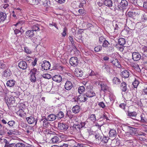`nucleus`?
Instances as JSON below:
<instances>
[{"instance_id": "5", "label": "nucleus", "mask_w": 147, "mask_h": 147, "mask_svg": "<svg viewBox=\"0 0 147 147\" xmlns=\"http://www.w3.org/2000/svg\"><path fill=\"white\" fill-rule=\"evenodd\" d=\"M86 124L85 121H81L80 123L78 124H76L74 125L73 126L78 131H80L81 128L83 127Z\"/></svg>"}, {"instance_id": "33", "label": "nucleus", "mask_w": 147, "mask_h": 147, "mask_svg": "<svg viewBox=\"0 0 147 147\" xmlns=\"http://www.w3.org/2000/svg\"><path fill=\"white\" fill-rule=\"evenodd\" d=\"M41 26L38 25V24H36L33 25L32 28V30L34 31H39L40 30V27Z\"/></svg>"}, {"instance_id": "45", "label": "nucleus", "mask_w": 147, "mask_h": 147, "mask_svg": "<svg viewBox=\"0 0 147 147\" xmlns=\"http://www.w3.org/2000/svg\"><path fill=\"white\" fill-rule=\"evenodd\" d=\"M44 118H42L40 119L38 123V124L39 127H43V125H44Z\"/></svg>"}, {"instance_id": "24", "label": "nucleus", "mask_w": 147, "mask_h": 147, "mask_svg": "<svg viewBox=\"0 0 147 147\" xmlns=\"http://www.w3.org/2000/svg\"><path fill=\"white\" fill-rule=\"evenodd\" d=\"M111 62L113 65L118 68H120L121 67L119 62L117 59H115Z\"/></svg>"}, {"instance_id": "40", "label": "nucleus", "mask_w": 147, "mask_h": 147, "mask_svg": "<svg viewBox=\"0 0 147 147\" xmlns=\"http://www.w3.org/2000/svg\"><path fill=\"white\" fill-rule=\"evenodd\" d=\"M11 74V72L10 70L7 69L5 70L4 71V76L6 77H8L10 76Z\"/></svg>"}, {"instance_id": "25", "label": "nucleus", "mask_w": 147, "mask_h": 147, "mask_svg": "<svg viewBox=\"0 0 147 147\" xmlns=\"http://www.w3.org/2000/svg\"><path fill=\"white\" fill-rule=\"evenodd\" d=\"M104 4L105 5L110 7L112 6L113 2L111 0H105Z\"/></svg>"}, {"instance_id": "55", "label": "nucleus", "mask_w": 147, "mask_h": 147, "mask_svg": "<svg viewBox=\"0 0 147 147\" xmlns=\"http://www.w3.org/2000/svg\"><path fill=\"white\" fill-rule=\"evenodd\" d=\"M95 137L96 140L101 141L102 137L99 134H96L95 136Z\"/></svg>"}, {"instance_id": "13", "label": "nucleus", "mask_w": 147, "mask_h": 147, "mask_svg": "<svg viewBox=\"0 0 147 147\" xmlns=\"http://www.w3.org/2000/svg\"><path fill=\"white\" fill-rule=\"evenodd\" d=\"M85 94L80 95L78 97L77 99L80 102H85L87 100Z\"/></svg>"}, {"instance_id": "47", "label": "nucleus", "mask_w": 147, "mask_h": 147, "mask_svg": "<svg viewBox=\"0 0 147 147\" xmlns=\"http://www.w3.org/2000/svg\"><path fill=\"white\" fill-rule=\"evenodd\" d=\"M102 49V46L101 45H98L94 48V50L95 52H98L101 51Z\"/></svg>"}, {"instance_id": "23", "label": "nucleus", "mask_w": 147, "mask_h": 147, "mask_svg": "<svg viewBox=\"0 0 147 147\" xmlns=\"http://www.w3.org/2000/svg\"><path fill=\"white\" fill-rule=\"evenodd\" d=\"M117 136V133L115 130L111 129L109 132V136L111 138H115Z\"/></svg>"}, {"instance_id": "50", "label": "nucleus", "mask_w": 147, "mask_h": 147, "mask_svg": "<svg viewBox=\"0 0 147 147\" xmlns=\"http://www.w3.org/2000/svg\"><path fill=\"white\" fill-rule=\"evenodd\" d=\"M135 135L136 136H145L146 135L145 133L144 132H142L141 131H139L137 132L136 133H135Z\"/></svg>"}, {"instance_id": "27", "label": "nucleus", "mask_w": 147, "mask_h": 147, "mask_svg": "<svg viewBox=\"0 0 147 147\" xmlns=\"http://www.w3.org/2000/svg\"><path fill=\"white\" fill-rule=\"evenodd\" d=\"M57 116L54 114H51L49 115L47 117L48 121H52L55 120Z\"/></svg>"}, {"instance_id": "59", "label": "nucleus", "mask_w": 147, "mask_h": 147, "mask_svg": "<svg viewBox=\"0 0 147 147\" xmlns=\"http://www.w3.org/2000/svg\"><path fill=\"white\" fill-rule=\"evenodd\" d=\"M105 40L103 36H101L99 38V42L100 44L102 43Z\"/></svg>"}, {"instance_id": "16", "label": "nucleus", "mask_w": 147, "mask_h": 147, "mask_svg": "<svg viewBox=\"0 0 147 147\" xmlns=\"http://www.w3.org/2000/svg\"><path fill=\"white\" fill-rule=\"evenodd\" d=\"M34 34L33 31L30 30L27 31L26 32L25 34L27 38H30L34 36Z\"/></svg>"}, {"instance_id": "9", "label": "nucleus", "mask_w": 147, "mask_h": 147, "mask_svg": "<svg viewBox=\"0 0 147 147\" xmlns=\"http://www.w3.org/2000/svg\"><path fill=\"white\" fill-rule=\"evenodd\" d=\"M58 127L59 129L66 130L67 129L68 127V125L66 124L59 122L58 123Z\"/></svg>"}, {"instance_id": "49", "label": "nucleus", "mask_w": 147, "mask_h": 147, "mask_svg": "<svg viewBox=\"0 0 147 147\" xmlns=\"http://www.w3.org/2000/svg\"><path fill=\"white\" fill-rule=\"evenodd\" d=\"M44 125H43V127H47L48 126L49 124V123L48 121V120L47 118H44Z\"/></svg>"}, {"instance_id": "8", "label": "nucleus", "mask_w": 147, "mask_h": 147, "mask_svg": "<svg viewBox=\"0 0 147 147\" xmlns=\"http://www.w3.org/2000/svg\"><path fill=\"white\" fill-rule=\"evenodd\" d=\"M69 63L72 66L74 67L76 66L78 63V58L76 57H71L70 59Z\"/></svg>"}, {"instance_id": "37", "label": "nucleus", "mask_w": 147, "mask_h": 147, "mask_svg": "<svg viewBox=\"0 0 147 147\" xmlns=\"http://www.w3.org/2000/svg\"><path fill=\"white\" fill-rule=\"evenodd\" d=\"M125 42L126 41L124 38H121L118 40V43L121 45H123Z\"/></svg>"}, {"instance_id": "4", "label": "nucleus", "mask_w": 147, "mask_h": 147, "mask_svg": "<svg viewBox=\"0 0 147 147\" xmlns=\"http://www.w3.org/2000/svg\"><path fill=\"white\" fill-rule=\"evenodd\" d=\"M26 120L28 123L31 124L35 123V125H36L37 122V119L33 116H31L26 118Z\"/></svg>"}, {"instance_id": "62", "label": "nucleus", "mask_w": 147, "mask_h": 147, "mask_svg": "<svg viewBox=\"0 0 147 147\" xmlns=\"http://www.w3.org/2000/svg\"><path fill=\"white\" fill-rule=\"evenodd\" d=\"M103 67L106 70V71L108 72H110V68L109 65H105V66H104Z\"/></svg>"}, {"instance_id": "7", "label": "nucleus", "mask_w": 147, "mask_h": 147, "mask_svg": "<svg viewBox=\"0 0 147 147\" xmlns=\"http://www.w3.org/2000/svg\"><path fill=\"white\" fill-rule=\"evenodd\" d=\"M141 57V54L138 52H134L132 54V59L135 61H137L140 59Z\"/></svg>"}, {"instance_id": "11", "label": "nucleus", "mask_w": 147, "mask_h": 147, "mask_svg": "<svg viewBox=\"0 0 147 147\" xmlns=\"http://www.w3.org/2000/svg\"><path fill=\"white\" fill-rule=\"evenodd\" d=\"M86 97L91 98L93 97L96 95L95 93L91 89L88 90L85 94Z\"/></svg>"}, {"instance_id": "64", "label": "nucleus", "mask_w": 147, "mask_h": 147, "mask_svg": "<svg viewBox=\"0 0 147 147\" xmlns=\"http://www.w3.org/2000/svg\"><path fill=\"white\" fill-rule=\"evenodd\" d=\"M98 105L100 107L102 108H104L105 107L104 103L103 102H99Z\"/></svg>"}, {"instance_id": "29", "label": "nucleus", "mask_w": 147, "mask_h": 147, "mask_svg": "<svg viewBox=\"0 0 147 147\" xmlns=\"http://www.w3.org/2000/svg\"><path fill=\"white\" fill-rule=\"evenodd\" d=\"M140 117L141 118V120H137L143 123H145L147 120V119L146 118L144 114L142 113L140 115Z\"/></svg>"}, {"instance_id": "10", "label": "nucleus", "mask_w": 147, "mask_h": 147, "mask_svg": "<svg viewBox=\"0 0 147 147\" xmlns=\"http://www.w3.org/2000/svg\"><path fill=\"white\" fill-rule=\"evenodd\" d=\"M137 114V113L135 111L131 112L128 111L126 113V114L127 116L134 120H136L135 118Z\"/></svg>"}, {"instance_id": "43", "label": "nucleus", "mask_w": 147, "mask_h": 147, "mask_svg": "<svg viewBox=\"0 0 147 147\" xmlns=\"http://www.w3.org/2000/svg\"><path fill=\"white\" fill-rule=\"evenodd\" d=\"M51 140L53 143H55L59 142V139L58 137L55 136L51 139Z\"/></svg>"}, {"instance_id": "19", "label": "nucleus", "mask_w": 147, "mask_h": 147, "mask_svg": "<svg viewBox=\"0 0 147 147\" xmlns=\"http://www.w3.org/2000/svg\"><path fill=\"white\" fill-rule=\"evenodd\" d=\"M52 79L53 81L57 82H60L62 80V78L60 75H56L53 77Z\"/></svg>"}, {"instance_id": "53", "label": "nucleus", "mask_w": 147, "mask_h": 147, "mask_svg": "<svg viewBox=\"0 0 147 147\" xmlns=\"http://www.w3.org/2000/svg\"><path fill=\"white\" fill-rule=\"evenodd\" d=\"M42 76L44 78L48 79H50L51 77V75L47 73L43 74Z\"/></svg>"}, {"instance_id": "41", "label": "nucleus", "mask_w": 147, "mask_h": 147, "mask_svg": "<svg viewBox=\"0 0 147 147\" xmlns=\"http://www.w3.org/2000/svg\"><path fill=\"white\" fill-rule=\"evenodd\" d=\"M85 88L84 86H80L78 89V92L80 94H81L85 91Z\"/></svg>"}, {"instance_id": "2", "label": "nucleus", "mask_w": 147, "mask_h": 147, "mask_svg": "<svg viewBox=\"0 0 147 147\" xmlns=\"http://www.w3.org/2000/svg\"><path fill=\"white\" fill-rule=\"evenodd\" d=\"M42 70H47L50 69L51 64L50 63L46 60L42 61L41 65Z\"/></svg>"}, {"instance_id": "58", "label": "nucleus", "mask_w": 147, "mask_h": 147, "mask_svg": "<svg viewBox=\"0 0 147 147\" xmlns=\"http://www.w3.org/2000/svg\"><path fill=\"white\" fill-rule=\"evenodd\" d=\"M24 51L27 53L30 54L31 53V51L27 47H24Z\"/></svg>"}, {"instance_id": "54", "label": "nucleus", "mask_w": 147, "mask_h": 147, "mask_svg": "<svg viewBox=\"0 0 147 147\" xmlns=\"http://www.w3.org/2000/svg\"><path fill=\"white\" fill-rule=\"evenodd\" d=\"M102 46L104 47H107L109 44L107 40H105L102 43Z\"/></svg>"}, {"instance_id": "46", "label": "nucleus", "mask_w": 147, "mask_h": 147, "mask_svg": "<svg viewBox=\"0 0 147 147\" xmlns=\"http://www.w3.org/2000/svg\"><path fill=\"white\" fill-rule=\"evenodd\" d=\"M109 139V138L105 136H104L102 138L101 141L106 143L108 142Z\"/></svg>"}, {"instance_id": "14", "label": "nucleus", "mask_w": 147, "mask_h": 147, "mask_svg": "<svg viewBox=\"0 0 147 147\" xmlns=\"http://www.w3.org/2000/svg\"><path fill=\"white\" fill-rule=\"evenodd\" d=\"M120 74L123 78H128L129 75V71L128 70H125L121 71Z\"/></svg>"}, {"instance_id": "3", "label": "nucleus", "mask_w": 147, "mask_h": 147, "mask_svg": "<svg viewBox=\"0 0 147 147\" xmlns=\"http://www.w3.org/2000/svg\"><path fill=\"white\" fill-rule=\"evenodd\" d=\"M6 102L8 106H14L15 105V98L12 96L7 98L6 100Z\"/></svg>"}, {"instance_id": "28", "label": "nucleus", "mask_w": 147, "mask_h": 147, "mask_svg": "<svg viewBox=\"0 0 147 147\" xmlns=\"http://www.w3.org/2000/svg\"><path fill=\"white\" fill-rule=\"evenodd\" d=\"M120 88L123 92H125L127 89V84L125 82H122L120 85Z\"/></svg>"}, {"instance_id": "52", "label": "nucleus", "mask_w": 147, "mask_h": 147, "mask_svg": "<svg viewBox=\"0 0 147 147\" xmlns=\"http://www.w3.org/2000/svg\"><path fill=\"white\" fill-rule=\"evenodd\" d=\"M139 84V82L138 81L135 80L133 83L132 85L134 88H136Z\"/></svg>"}, {"instance_id": "1", "label": "nucleus", "mask_w": 147, "mask_h": 147, "mask_svg": "<svg viewBox=\"0 0 147 147\" xmlns=\"http://www.w3.org/2000/svg\"><path fill=\"white\" fill-rule=\"evenodd\" d=\"M39 73V71L35 68H34L31 70L29 74L30 76V79L31 82L33 83L36 82V78L35 75Z\"/></svg>"}, {"instance_id": "39", "label": "nucleus", "mask_w": 147, "mask_h": 147, "mask_svg": "<svg viewBox=\"0 0 147 147\" xmlns=\"http://www.w3.org/2000/svg\"><path fill=\"white\" fill-rule=\"evenodd\" d=\"M136 14H138V13H136L134 11H129L127 13V15L129 17L133 18L136 16Z\"/></svg>"}, {"instance_id": "30", "label": "nucleus", "mask_w": 147, "mask_h": 147, "mask_svg": "<svg viewBox=\"0 0 147 147\" xmlns=\"http://www.w3.org/2000/svg\"><path fill=\"white\" fill-rule=\"evenodd\" d=\"M15 83V82L13 80H10L7 81L6 84L7 86L11 87L14 85Z\"/></svg>"}, {"instance_id": "44", "label": "nucleus", "mask_w": 147, "mask_h": 147, "mask_svg": "<svg viewBox=\"0 0 147 147\" xmlns=\"http://www.w3.org/2000/svg\"><path fill=\"white\" fill-rule=\"evenodd\" d=\"M109 98L110 101L111 102V103H113L114 101L115 97L113 94H110Z\"/></svg>"}, {"instance_id": "20", "label": "nucleus", "mask_w": 147, "mask_h": 147, "mask_svg": "<svg viewBox=\"0 0 147 147\" xmlns=\"http://www.w3.org/2000/svg\"><path fill=\"white\" fill-rule=\"evenodd\" d=\"M120 144L119 142L117 139H113L111 143V146L113 147H117Z\"/></svg>"}, {"instance_id": "42", "label": "nucleus", "mask_w": 147, "mask_h": 147, "mask_svg": "<svg viewBox=\"0 0 147 147\" xmlns=\"http://www.w3.org/2000/svg\"><path fill=\"white\" fill-rule=\"evenodd\" d=\"M64 115L63 112L62 111L59 112L57 115V117L58 119H61L64 117Z\"/></svg>"}, {"instance_id": "32", "label": "nucleus", "mask_w": 147, "mask_h": 147, "mask_svg": "<svg viewBox=\"0 0 147 147\" xmlns=\"http://www.w3.org/2000/svg\"><path fill=\"white\" fill-rule=\"evenodd\" d=\"M6 18V15L5 13L3 12L0 13V22L4 21Z\"/></svg>"}, {"instance_id": "17", "label": "nucleus", "mask_w": 147, "mask_h": 147, "mask_svg": "<svg viewBox=\"0 0 147 147\" xmlns=\"http://www.w3.org/2000/svg\"><path fill=\"white\" fill-rule=\"evenodd\" d=\"M75 75L78 77H81L83 76L82 71L80 69H75L74 72Z\"/></svg>"}, {"instance_id": "35", "label": "nucleus", "mask_w": 147, "mask_h": 147, "mask_svg": "<svg viewBox=\"0 0 147 147\" xmlns=\"http://www.w3.org/2000/svg\"><path fill=\"white\" fill-rule=\"evenodd\" d=\"M16 122L13 120H12L7 122V125L10 128H14Z\"/></svg>"}, {"instance_id": "15", "label": "nucleus", "mask_w": 147, "mask_h": 147, "mask_svg": "<svg viewBox=\"0 0 147 147\" xmlns=\"http://www.w3.org/2000/svg\"><path fill=\"white\" fill-rule=\"evenodd\" d=\"M64 86L65 89L67 90H70L73 86L72 83L69 81L66 82Z\"/></svg>"}, {"instance_id": "26", "label": "nucleus", "mask_w": 147, "mask_h": 147, "mask_svg": "<svg viewBox=\"0 0 147 147\" xmlns=\"http://www.w3.org/2000/svg\"><path fill=\"white\" fill-rule=\"evenodd\" d=\"M100 84L101 87V90L104 92L107 91L109 90V87L107 86L106 84L101 83L100 84Z\"/></svg>"}, {"instance_id": "22", "label": "nucleus", "mask_w": 147, "mask_h": 147, "mask_svg": "<svg viewBox=\"0 0 147 147\" xmlns=\"http://www.w3.org/2000/svg\"><path fill=\"white\" fill-rule=\"evenodd\" d=\"M80 110V106L78 105H76L73 107L72 109L73 112L75 114L79 113Z\"/></svg>"}, {"instance_id": "31", "label": "nucleus", "mask_w": 147, "mask_h": 147, "mask_svg": "<svg viewBox=\"0 0 147 147\" xmlns=\"http://www.w3.org/2000/svg\"><path fill=\"white\" fill-rule=\"evenodd\" d=\"M41 0H28V2L31 5H37L39 3Z\"/></svg>"}, {"instance_id": "18", "label": "nucleus", "mask_w": 147, "mask_h": 147, "mask_svg": "<svg viewBox=\"0 0 147 147\" xmlns=\"http://www.w3.org/2000/svg\"><path fill=\"white\" fill-rule=\"evenodd\" d=\"M124 144L129 147H131L133 145V142L132 140H125L124 141Z\"/></svg>"}, {"instance_id": "63", "label": "nucleus", "mask_w": 147, "mask_h": 147, "mask_svg": "<svg viewBox=\"0 0 147 147\" xmlns=\"http://www.w3.org/2000/svg\"><path fill=\"white\" fill-rule=\"evenodd\" d=\"M69 40L70 41L72 45L74 46V42L73 41V39L72 38V37L71 36H69Z\"/></svg>"}, {"instance_id": "36", "label": "nucleus", "mask_w": 147, "mask_h": 147, "mask_svg": "<svg viewBox=\"0 0 147 147\" xmlns=\"http://www.w3.org/2000/svg\"><path fill=\"white\" fill-rule=\"evenodd\" d=\"M2 125L0 124V135H3L6 132V130H7V129L5 127L3 126V130L2 129Z\"/></svg>"}, {"instance_id": "48", "label": "nucleus", "mask_w": 147, "mask_h": 147, "mask_svg": "<svg viewBox=\"0 0 147 147\" xmlns=\"http://www.w3.org/2000/svg\"><path fill=\"white\" fill-rule=\"evenodd\" d=\"M90 119L93 122H94L96 121V116L95 114H92L90 115Z\"/></svg>"}, {"instance_id": "38", "label": "nucleus", "mask_w": 147, "mask_h": 147, "mask_svg": "<svg viewBox=\"0 0 147 147\" xmlns=\"http://www.w3.org/2000/svg\"><path fill=\"white\" fill-rule=\"evenodd\" d=\"M3 141L5 144L4 147H12L13 144H9V142L7 141L6 139H4Z\"/></svg>"}, {"instance_id": "21", "label": "nucleus", "mask_w": 147, "mask_h": 147, "mask_svg": "<svg viewBox=\"0 0 147 147\" xmlns=\"http://www.w3.org/2000/svg\"><path fill=\"white\" fill-rule=\"evenodd\" d=\"M113 84L114 86H117L120 84L121 81L117 77H114L112 80Z\"/></svg>"}, {"instance_id": "61", "label": "nucleus", "mask_w": 147, "mask_h": 147, "mask_svg": "<svg viewBox=\"0 0 147 147\" xmlns=\"http://www.w3.org/2000/svg\"><path fill=\"white\" fill-rule=\"evenodd\" d=\"M49 25L50 27H51V26H54L55 28H56L57 30L59 29V28L57 26V24L55 23L52 22V23H50L49 24Z\"/></svg>"}, {"instance_id": "56", "label": "nucleus", "mask_w": 147, "mask_h": 147, "mask_svg": "<svg viewBox=\"0 0 147 147\" xmlns=\"http://www.w3.org/2000/svg\"><path fill=\"white\" fill-rule=\"evenodd\" d=\"M133 67L134 69L138 71H141V70H140V69L139 68V67L138 64H134L133 66Z\"/></svg>"}, {"instance_id": "12", "label": "nucleus", "mask_w": 147, "mask_h": 147, "mask_svg": "<svg viewBox=\"0 0 147 147\" xmlns=\"http://www.w3.org/2000/svg\"><path fill=\"white\" fill-rule=\"evenodd\" d=\"M19 67L23 69H25L27 67V65L26 62L23 61H20L18 63Z\"/></svg>"}, {"instance_id": "57", "label": "nucleus", "mask_w": 147, "mask_h": 147, "mask_svg": "<svg viewBox=\"0 0 147 147\" xmlns=\"http://www.w3.org/2000/svg\"><path fill=\"white\" fill-rule=\"evenodd\" d=\"M15 147H25V145L22 143H19L16 144Z\"/></svg>"}, {"instance_id": "34", "label": "nucleus", "mask_w": 147, "mask_h": 147, "mask_svg": "<svg viewBox=\"0 0 147 147\" xmlns=\"http://www.w3.org/2000/svg\"><path fill=\"white\" fill-rule=\"evenodd\" d=\"M134 134V131L133 130L130 129L129 131L126 132L125 134V136L127 138V137H132Z\"/></svg>"}, {"instance_id": "51", "label": "nucleus", "mask_w": 147, "mask_h": 147, "mask_svg": "<svg viewBox=\"0 0 147 147\" xmlns=\"http://www.w3.org/2000/svg\"><path fill=\"white\" fill-rule=\"evenodd\" d=\"M67 31V30L66 27L63 28V31L62 33L61 34L62 36L63 37L65 36L66 35V33Z\"/></svg>"}, {"instance_id": "6", "label": "nucleus", "mask_w": 147, "mask_h": 147, "mask_svg": "<svg viewBox=\"0 0 147 147\" xmlns=\"http://www.w3.org/2000/svg\"><path fill=\"white\" fill-rule=\"evenodd\" d=\"M120 4V6L118 5L116 9L118 10H122L123 9L122 7H124L128 5V2L126 0H121Z\"/></svg>"}, {"instance_id": "60", "label": "nucleus", "mask_w": 147, "mask_h": 147, "mask_svg": "<svg viewBox=\"0 0 147 147\" xmlns=\"http://www.w3.org/2000/svg\"><path fill=\"white\" fill-rule=\"evenodd\" d=\"M26 107L25 105L24 104L22 103L20 104V108L21 109V110L19 112H20L21 111L24 112L22 109H24Z\"/></svg>"}]
</instances>
